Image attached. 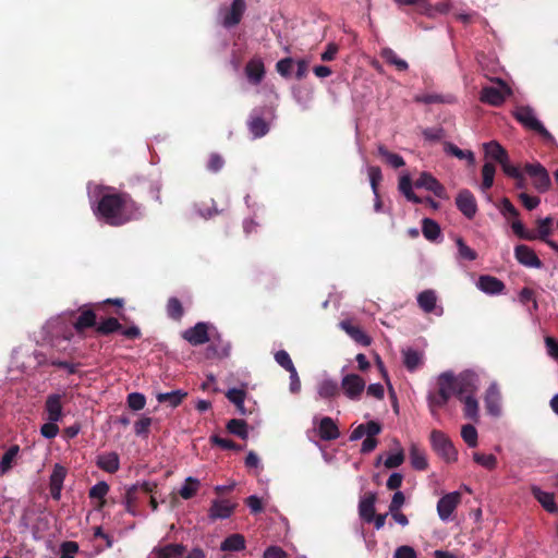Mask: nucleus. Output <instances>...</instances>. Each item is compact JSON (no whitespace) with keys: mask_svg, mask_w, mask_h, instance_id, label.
<instances>
[{"mask_svg":"<svg viewBox=\"0 0 558 558\" xmlns=\"http://www.w3.org/2000/svg\"><path fill=\"white\" fill-rule=\"evenodd\" d=\"M245 74L252 84H259L265 76L264 62L259 58L251 59L245 65Z\"/></svg>","mask_w":558,"mask_h":558,"instance_id":"4be33fe9","label":"nucleus"},{"mask_svg":"<svg viewBox=\"0 0 558 558\" xmlns=\"http://www.w3.org/2000/svg\"><path fill=\"white\" fill-rule=\"evenodd\" d=\"M473 460L480 464L481 466L487 469V470H494L497 465V459L492 453H480L474 452L473 453Z\"/></svg>","mask_w":558,"mask_h":558,"instance_id":"8fccbe9b","label":"nucleus"},{"mask_svg":"<svg viewBox=\"0 0 558 558\" xmlns=\"http://www.w3.org/2000/svg\"><path fill=\"white\" fill-rule=\"evenodd\" d=\"M461 494L451 492L444 495L437 502V513L441 521L448 522L452 519V514L461 502Z\"/></svg>","mask_w":558,"mask_h":558,"instance_id":"0eeeda50","label":"nucleus"},{"mask_svg":"<svg viewBox=\"0 0 558 558\" xmlns=\"http://www.w3.org/2000/svg\"><path fill=\"white\" fill-rule=\"evenodd\" d=\"M186 396V392L182 390H173L170 392H161L157 395V400L160 403H169L170 407L175 408L178 407L183 398Z\"/></svg>","mask_w":558,"mask_h":558,"instance_id":"ea45409f","label":"nucleus"},{"mask_svg":"<svg viewBox=\"0 0 558 558\" xmlns=\"http://www.w3.org/2000/svg\"><path fill=\"white\" fill-rule=\"evenodd\" d=\"M227 429L242 439H246L248 437L247 425L243 420L233 418L230 420L227 424Z\"/></svg>","mask_w":558,"mask_h":558,"instance_id":"de8ad7c7","label":"nucleus"},{"mask_svg":"<svg viewBox=\"0 0 558 558\" xmlns=\"http://www.w3.org/2000/svg\"><path fill=\"white\" fill-rule=\"evenodd\" d=\"M376 495L371 493L363 497L359 504V514L367 523H371L375 514Z\"/></svg>","mask_w":558,"mask_h":558,"instance_id":"cd10ccee","label":"nucleus"},{"mask_svg":"<svg viewBox=\"0 0 558 558\" xmlns=\"http://www.w3.org/2000/svg\"><path fill=\"white\" fill-rule=\"evenodd\" d=\"M501 396L496 383H492L485 396V405L487 412L493 416H498L501 413Z\"/></svg>","mask_w":558,"mask_h":558,"instance_id":"f3484780","label":"nucleus"},{"mask_svg":"<svg viewBox=\"0 0 558 558\" xmlns=\"http://www.w3.org/2000/svg\"><path fill=\"white\" fill-rule=\"evenodd\" d=\"M121 324L117 318L110 317L96 325V330L101 335H109L116 331H120Z\"/></svg>","mask_w":558,"mask_h":558,"instance_id":"09e8293b","label":"nucleus"},{"mask_svg":"<svg viewBox=\"0 0 558 558\" xmlns=\"http://www.w3.org/2000/svg\"><path fill=\"white\" fill-rule=\"evenodd\" d=\"M61 548L62 554L60 558H74V554L78 550V545L75 542H65Z\"/></svg>","mask_w":558,"mask_h":558,"instance_id":"774afa93","label":"nucleus"},{"mask_svg":"<svg viewBox=\"0 0 558 558\" xmlns=\"http://www.w3.org/2000/svg\"><path fill=\"white\" fill-rule=\"evenodd\" d=\"M339 387L333 379H324L318 384L317 393L322 399H331L338 395Z\"/></svg>","mask_w":558,"mask_h":558,"instance_id":"c9c22d12","label":"nucleus"},{"mask_svg":"<svg viewBox=\"0 0 558 558\" xmlns=\"http://www.w3.org/2000/svg\"><path fill=\"white\" fill-rule=\"evenodd\" d=\"M417 304L423 312L429 314L434 313L437 316H441L444 310L437 305V295L434 290H424L417 295Z\"/></svg>","mask_w":558,"mask_h":558,"instance_id":"4468645a","label":"nucleus"},{"mask_svg":"<svg viewBox=\"0 0 558 558\" xmlns=\"http://www.w3.org/2000/svg\"><path fill=\"white\" fill-rule=\"evenodd\" d=\"M368 179L371 182V186L373 190V193L375 194V197H378L377 186L378 183L381 181V170L378 167L371 166L367 169Z\"/></svg>","mask_w":558,"mask_h":558,"instance_id":"6e6d98bb","label":"nucleus"},{"mask_svg":"<svg viewBox=\"0 0 558 558\" xmlns=\"http://www.w3.org/2000/svg\"><path fill=\"white\" fill-rule=\"evenodd\" d=\"M292 64L293 60L291 58L281 59L276 64L277 72L281 76L288 77L291 74Z\"/></svg>","mask_w":558,"mask_h":558,"instance_id":"e2e57ef3","label":"nucleus"},{"mask_svg":"<svg viewBox=\"0 0 558 558\" xmlns=\"http://www.w3.org/2000/svg\"><path fill=\"white\" fill-rule=\"evenodd\" d=\"M150 425H151L150 417H142L140 421H137L134 424V432L138 436L146 435L149 430Z\"/></svg>","mask_w":558,"mask_h":558,"instance_id":"338daca9","label":"nucleus"},{"mask_svg":"<svg viewBox=\"0 0 558 558\" xmlns=\"http://www.w3.org/2000/svg\"><path fill=\"white\" fill-rule=\"evenodd\" d=\"M185 551L182 544H168L155 547L151 551L153 558H180Z\"/></svg>","mask_w":558,"mask_h":558,"instance_id":"b1692460","label":"nucleus"},{"mask_svg":"<svg viewBox=\"0 0 558 558\" xmlns=\"http://www.w3.org/2000/svg\"><path fill=\"white\" fill-rule=\"evenodd\" d=\"M514 118L526 129L541 134L545 140L553 142L551 134L545 129L537 119L534 110L529 106L518 107L513 112Z\"/></svg>","mask_w":558,"mask_h":558,"instance_id":"20e7f679","label":"nucleus"},{"mask_svg":"<svg viewBox=\"0 0 558 558\" xmlns=\"http://www.w3.org/2000/svg\"><path fill=\"white\" fill-rule=\"evenodd\" d=\"M433 449L447 462L457 460L458 452L448 436L441 430L434 429L430 433Z\"/></svg>","mask_w":558,"mask_h":558,"instance_id":"39448f33","label":"nucleus"},{"mask_svg":"<svg viewBox=\"0 0 558 558\" xmlns=\"http://www.w3.org/2000/svg\"><path fill=\"white\" fill-rule=\"evenodd\" d=\"M365 380L356 374H347L341 379V389L347 398L356 401L360 400L365 390Z\"/></svg>","mask_w":558,"mask_h":558,"instance_id":"6e6552de","label":"nucleus"},{"mask_svg":"<svg viewBox=\"0 0 558 558\" xmlns=\"http://www.w3.org/2000/svg\"><path fill=\"white\" fill-rule=\"evenodd\" d=\"M496 173V168L492 162L484 163L482 168V185L481 189L485 192L489 190L494 184V178Z\"/></svg>","mask_w":558,"mask_h":558,"instance_id":"a18cd8bd","label":"nucleus"},{"mask_svg":"<svg viewBox=\"0 0 558 558\" xmlns=\"http://www.w3.org/2000/svg\"><path fill=\"white\" fill-rule=\"evenodd\" d=\"M438 393L428 396V405L433 416L437 415V409L447 404L452 396L459 400L468 396L476 395L480 386L478 376L466 371L458 376L452 372H444L438 376Z\"/></svg>","mask_w":558,"mask_h":558,"instance_id":"f03ea898","label":"nucleus"},{"mask_svg":"<svg viewBox=\"0 0 558 558\" xmlns=\"http://www.w3.org/2000/svg\"><path fill=\"white\" fill-rule=\"evenodd\" d=\"M318 435L323 440H333L340 436V432L333 420L326 416L318 424Z\"/></svg>","mask_w":558,"mask_h":558,"instance_id":"a878e982","label":"nucleus"},{"mask_svg":"<svg viewBox=\"0 0 558 558\" xmlns=\"http://www.w3.org/2000/svg\"><path fill=\"white\" fill-rule=\"evenodd\" d=\"M20 452V447L17 445L11 446L2 456L0 460V474H7L11 469L14 460L16 459Z\"/></svg>","mask_w":558,"mask_h":558,"instance_id":"e433bc0d","label":"nucleus"},{"mask_svg":"<svg viewBox=\"0 0 558 558\" xmlns=\"http://www.w3.org/2000/svg\"><path fill=\"white\" fill-rule=\"evenodd\" d=\"M245 0H233L230 8L220 10V22L226 28L238 25L245 12Z\"/></svg>","mask_w":558,"mask_h":558,"instance_id":"1a4fd4ad","label":"nucleus"},{"mask_svg":"<svg viewBox=\"0 0 558 558\" xmlns=\"http://www.w3.org/2000/svg\"><path fill=\"white\" fill-rule=\"evenodd\" d=\"M167 313L172 319L180 320L182 318L184 311L179 299L170 298L168 300Z\"/></svg>","mask_w":558,"mask_h":558,"instance_id":"3c124183","label":"nucleus"},{"mask_svg":"<svg viewBox=\"0 0 558 558\" xmlns=\"http://www.w3.org/2000/svg\"><path fill=\"white\" fill-rule=\"evenodd\" d=\"M525 171L533 179V185L539 193L550 187V178L547 170L538 162L525 165Z\"/></svg>","mask_w":558,"mask_h":558,"instance_id":"9d476101","label":"nucleus"},{"mask_svg":"<svg viewBox=\"0 0 558 558\" xmlns=\"http://www.w3.org/2000/svg\"><path fill=\"white\" fill-rule=\"evenodd\" d=\"M220 549L222 551H241L245 549V538L241 534H232L220 544Z\"/></svg>","mask_w":558,"mask_h":558,"instance_id":"7c9ffc66","label":"nucleus"},{"mask_svg":"<svg viewBox=\"0 0 558 558\" xmlns=\"http://www.w3.org/2000/svg\"><path fill=\"white\" fill-rule=\"evenodd\" d=\"M47 421L60 422L63 417L61 396L58 393L49 395L45 403Z\"/></svg>","mask_w":558,"mask_h":558,"instance_id":"a211bd4d","label":"nucleus"},{"mask_svg":"<svg viewBox=\"0 0 558 558\" xmlns=\"http://www.w3.org/2000/svg\"><path fill=\"white\" fill-rule=\"evenodd\" d=\"M500 211L504 216H510L513 218H517L519 216V211L517 210V208L506 197L501 199Z\"/></svg>","mask_w":558,"mask_h":558,"instance_id":"69168bd1","label":"nucleus"},{"mask_svg":"<svg viewBox=\"0 0 558 558\" xmlns=\"http://www.w3.org/2000/svg\"><path fill=\"white\" fill-rule=\"evenodd\" d=\"M416 187H423L427 191L433 192L437 197L445 196V187L439 181L428 172L421 173L420 178L415 182Z\"/></svg>","mask_w":558,"mask_h":558,"instance_id":"aec40b11","label":"nucleus"},{"mask_svg":"<svg viewBox=\"0 0 558 558\" xmlns=\"http://www.w3.org/2000/svg\"><path fill=\"white\" fill-rule=\"evenodd\" d=\"M93 195L99 196L95 215L111 226H121L141 215V207L128 195L111 193L108 186H96Z\"/></svg>","mask_w":558,"mask_h":558,"instance_id":"f257e3e1","label":"nucleus"},{"mask_svg":"<svg viewBox=\"0 0 558 558\" xmlns=\"http://www.w3.org/2000/svg\"><path fill=\"white\" fill-rule=\"evenodd\" d=\"M519 198L523 206L529 210L536 208L541 203V199L537 196H531L524 192L519 194Z\"/></svg>","mask_w":558,"mask_h":558,"instance_id":"0e129e2a","label":"nucleus"},{"mask_svg":"<svg viewBox=\"0 0 558 558\" xmlns=\"http://www.w3.org/2000/svg\"><path fill=\"white\" fill-rule=\"evenodd\" d=\"M226 397L228 400L233 403L238 410V412L242 415L246 414V410L244 407V401L246 398V392L244 389L231 388L227 391Z\"/></svg>","mask_w":558,"mask_h":558,"instance_id":"2f4dec72","label":"nucleus"},{"mask_svg":"<svg viewBox=\"0 0 558 558\" xmlns=\"http://www.w3.org/2000/svg\"><path fill=\"white\" fill-rule=\"evenodd\" d=\"M403 363L408 371L414 372L423 364V352L412 348L402 350Z\"/></svg>","mask_w":558,"mask_h":558,"instance_id":"c756f323","label":"nucleus"},{"mask_svg":"<svg viewBox=\"0 0 558 558\" xmlns=\"http://www.w3.org/2000/svg\"><path fill=\"white\" fill-rule=\"evenodd\" d=\"M340 327L357 343L362 345H369L372 342L368 337L359 326L353 325L350 320H343L340 323Z\"/></svg>","mask_w":558,"mask_h":558,"instance_id":"393cba45","label":"nucleus"},{"mask_svg":"<svg viewBox=\"0 0 558 558\" xmlns=\"http://www.w3.org/2000/svg\"><path fill=\"white\" fill-rule=\"evenodd\" d=\"M157 487L156 483L144 481L142 483H136L130 487L126 488L123 504L125 507V510L135 515L136 514V505L138 500V490H143L145 493H153L155 488Z\"/></svg>","mask_w":558,"mask_h":558,"instance_id":"423d86ee","label":"nucleus"},{"mask_svg":"<svg viewBox=\"0 0 558 558\" xmlns=\"http://www.w3.org/2000/svg\"><path fill=\"white\" fill-rule=\"evenodd\" d=\"M201 487V482L196 477L189 476L185 478L184 483L182 484L179 494L180 496L187 500L194 497L198 489Z\"/></svg>","mask_w":558,"mask_h":558,"instance_id":"72a5a7b5","label":"nucleus"},{"mask_svg":"<svg viewBox=\"0 0 558 558\" xmlns=\"http://www.w3.org/2000/svg\"><path fill=\"white\" fill-rule=\"evenodd\" d=\"M410 460L415 470H425L428 465L425 452L415 444L410 447Z\"/></svg>","mask_w":558,"mask_h":558,"instance_id":"473e14b6","label":"nucleus"},{"mask_svg":"<svg viewBox=\"0 0 558 558\" xmlns=\"http://www.w3.org/2000/svg\"><path fill=\"white\" fill-rule=\"evenodd\" d=\"M66 475V470L61 464H54L52 473L50 475V493L53 499L59 500L61 497V490L63 482Z\"/></svg>","mask_w":558,"mask_h":558,"instance_id":"6ab92c4d","label":"nucleus"},{"mask_svg":"<svg viewBox=\"0 0 558 558\" xmlns=\"http://www.w3.org/2000/svg\"><path fill=\"white\" fill-rule=\"evenodd\" d=\"M511 228L513 230V232L520 238V239H523V240H527V241H534L536 240V233L533 232V231H527L525 229V227L523 226V223L515 219L514 221H512L511 223Z\"/></svg>","mask_w":558,"mask_h":558,"instance_id":"5fc2aeb1","label":"nucleus"},{"mask_svg":"<svg viewBox=\"0 0 558 558\" xmlns=\"http://www.w3.org/2000/svg\"><path fill=\"white\" fill-rule=\"evenodd\" d=\"M461 437L471 448L477 446V430L473 425H463L461 428Z\"/></svg>","mask_w":558,"mask_h":558,"instance_id":"603ef678","label":"nucleus"},{"mask_svg":"<svg viewBox=\"0 0 558 558\" xmlns=\"http://www.w3.org/2000/svg\"><path fill=\"white\" fill-rule=\"evenodd\" d=\"M404 461L403 450L398 441H396V450L388 454L384 464L387 469H393L401 465Z\"/></svg>","mask_w":558,"mask_h":558,"instance_id":"49530a36","label":"nucleus"},{"mask_svg":"<svg viewBox=\"0 0 558 558\" xmlns=\"http://www.w3.org/2000/svg\"><path fill=\"white\" fill-rule=\"evenodd\" d=\"M458 209L468 218L472 219L477 213V204L474 195L469 190L459 192L456 198Z\"/></svg>","mask_w":558,"mask_h":558,"instance_id":"ddd939ff","label":"nucleus"},{"mask_svg":"<svg viewBox=\"0 0 558 558\" xmlns=\"http://www.w3.org/2000/svg\"><path fill=\"white\" fill-rule=\"evenodd\" d=\"M182 338L192 345H201L209 341V325L204 322L195 324L182 332Z\"/></svg>","mask_w":558,"mask_h":558,"instance_id":"9b49d317","label":"nucleus"},{"mask_svg":"<svg viewBox=\"0 0 558 558\" xmlns=\"http://www.w3.org/2000/svg\"><path fill=\"white\" fill-rule=\"evenodd\" d=\"M96 325V315L92 310H86L81 313L74 323V328L76 330H83L88 327H93Z\"/></svg>","mask_w":558,"mask_h":558,"instance_id":"c03bdc74","label":"nucleus"},{"mask_svg":"<svg viewBox=\"0 0 558 558\" xmlns=\"http://www.w3.org/2000/svg\"><path fill=\"white\" fill-rule=\"evenodd\" d=\"M109 492V485L106 482H98L89 490V497L95 499H104Z\"/></svg>","mask_w":558,"mask_h":558,"instance_id":"052dcab7","label":"nucleus"},{"mask_svg":"<svg viewBox=\"0 0 558 558\" xmlns=\"http://www.w3.org/2000/svg\"><path fill=\"white\" fill-rule=\"evenodd\" d=\"M399 191L405 196V198L414 204L421 203V199L414 194L412 187V181L408 173L400 177Z\"/></svg>","mask_w":558,"mask_h":558,"instance_id":"4c0bfd02","label":"nucleus"},{"mask_svg":"<svg viewBox=\"0 0 558 558\" xmlns=\"http://www.w3.org/2000/svg\"><path fill=\"white\" fill-rule=\"evenodd\" d=\"M514 257L519 264L527 268L539 269L543 266L534 250L524 244H520L514 247Z\"/></svg>","mask_w":558,"mask_h":558,"instance_id":"f8f14e48","label":"nucleus"},{"mask_svg":"<svg viewBox=\"0 0 558 558\" xmlns=\"http://www.w3.org/2000/svg\"><path fill=\"white\" fill-rule=\"evenodd\" d=\"M483 148L486 158L495 160L500 165L504 161H507V158L509 157L507 150L497 141L484 143Z\"/></svg>","mask_w":558,"mask_h":558,"instance_id":"bb28decb","label":"nucleus"},{"mask_svg":"<svg viewBox=\"0 0 558 558\" xmlns=\"http://www.w3.org/2000/svg\"><path fill=\"white\" fill-rule=\"evenodd\" d=\"M532 494L546 511L550 513L558 512L553 493L544 492L539 487L533 486Z\"/></svg>","mask_w":558,"mask_h":558,"instance_id":"c85d7f7f","label":"nucleus"},{"mask_svg":"<svg viewBox=\"0 0 558 558\" xmlns=\"http://www.w3.org/2000/svg\"><path fill=\"white\" fill-rule=\"evenodd\" d=\"M275 360L281 367H283L288 372L295 368L289 353L284 350L277 351L275 353Z\"/></svg>","mask_w":558,"mask_h":558,"instance_id":"4d7b16f0","label":"nucleus"},{"mask_svg":"<svg viewBox=\"0 0 558 558\" xmlns=\"http://www.w3.org/2000/svg\"><path fill=\"white\" fill-rule=\"evenodd\" d=\"M444 149L447 154L454 156L458 159H466L470 165H474L475 157L471 150H462L452 143H445Z\"/></svg>","mask_w":558,"mask_h":558,"instance_id":"a19ab883","label":"nucleus"},{"mask_svg":"<svg viewBox=\"0 0 558 558\" xmlns=\"http://www.w3.org/2000/svg\"><path fill=\"white\" fill-rule=\"evenodd\" d=\"M381 57L391 65H395L399 71H405L408 63L403 59L399 58L398 54L391 48H384L380 52Z\"/></svg>","mask_w":558,"mask_h":558,"instance_id":"79ce46f5","label":"nucleus"},{"mask_svg":"<svg viewBox=\"0 0 558 558\" xmlns=\"http://www.w3.org/2000/svg\"><path fill=\"white\" fill-rule=\"evenodd\" d=\"M422 232H423V235L428 241H436L440 236V233H441L439 225L435 220L429 219V218L423 219Z\"/></svg>","mask_w":558,"mask_h":558,"instance_id":"58836bf2","label":"nucleus"},{"mask_svg":"<svg viewBox=\"0 0 558 558\" xmlns=\"http://www.w3.org/2000/svg\"><path fill=\"white\" fill-rule=\"evenodd\" d=\"M58 422L56 421H47L44 425L40 427V434L43 437L47 439H52L57 437L59 434V427L57 425Z\"/></svg>","mask_w":558,"mask_h":558,"instance_id":"bf43d9fd","label":"nucleus"},{"mask_svg":"<svg viewBox=\"0 0 558 558\" xmlns=\"http://www.w3.org/2000/svg\"><path fill=\"white\" fill-rule=\"evenodd\" d=\"M146 404V399L144 395L140 392H132L128 396V405L134 410L140 411L142 410Z\"/></svg>","mask_w":558,"mask_h":558,"instance_id":"13d9d810","label":"nucleus"},{"mask_svg":"<svg viewBox=\"0 0 558 558\" xmlns=\"http://www.w3.org/2000/svg\"><path fill=\"white\" fill-rule=\"evenodd\" d=\"M248 130L254 138H258L267 134L268 125L263 118L254 117L248 121Z\"/></svg>","mask_w":558,"mask_h":558,"instance_id":"37998d69","label":"nucleus"},{"mask_svg":"<svg viewBox=\"0 0 558 558\" xmlns=\"http://www.w3.org/2000/svg\"><path fill=\"white\" fill-rule=\"evenodd\" d=\"M551 222H553V219L550 217H546V218L539 219L537 221V232H535L536 240L538 239V240L543 241L558 254V243L550 239Z\"/></svg>","mask_w":558,"mask_h":558,"instance_id":"412c9836","label":"nucleus"},{"mask_svg":"<svg viewBox=\"0 0 558 558\" xmlns=\"http://www.w3.org/2000/svg\"><path fill=\"white\" fill-rule=\"evenodd\" d=\"M235 505L227 499H216L213 501L211 507L209 509V518L211 520H223L231 517Z\"/></svg>","mask_w":558,"mask_h":558,"instance_id":"2eb2a0df","label":"nucleus"},{"mask_svg":"<svg viewBox=\"0 0 558 558\" xmlns=\"http://www.w3.org/2000/svg\"><path fill=\"white\" fill-rule=\"evenodd\" d=\"M456 244L458 247V254H459L460 258L470 260V262L476 259V257H477L476 252L473 248H471L470 246H468L466 243L461 238H457Z\"/></svg>","mask_w":558,"mask_h":558,"instance_id":"864d4df0","label":"nucleus"},{"mask_svg":"<svg viewBox=\"0 0 558 558\" xmlns=\"http://www.w3.org/2000/svg\"><path fill=\"white\" fill-rule=\"evenodd\" d=\"M496 85L483 87L480 99L490 106H501L512 93L510 86L501 78L493 81Z\"/></svg>","mask_w":558,"mask_h":558,"instance_id":"7ed1b4c3","label":"nucleus"},{"mask_svg":"<svg viewBox=\"0 0 558 558\" xmlns=\"http://www.w3.org/2000/svg\"><path fill=\"white\" fill-rule=\"evenodd\" d=\"M97 466L108 473H116L120 469V458L117 452H104L97 457Z\"/></svg>","mask_w":558,"mask_h":558,"instance_id":"5701e85b","label":"nucleus"},{"mask_svg":"<svg viewBox=\"0 0 558 558\" xmlns=\"http://www.w3.org/2000/svg\"><path fill=\"white\" fill-rule=\"evenodd\" d=\"M476 287L486 294L497 295L502 293L505 283L496 277L489 275L480 276Z\"/></svg>","mask_w":558,"mask_h":558,"instance_id":"dca6fc26","label":"nucleus"},{"mask_svg":"<svg viewBox=\"0 0 558 558\" xmlns=\"http://www.w3.org/2000/svg\"><path fill=\"white\" fill-rule=\"evenodd\" d=\"M460 401L464 405V416L476 422L478 420L480 407L475 395L468 396L466 398H463Z\"/></svg>","mask_w":558,"mask_h":558,"instance_id":"f704fd0d","label":"nucleus"},{"mask_svg":"<svg viewBox=\"0 0 558 558\" xmlns=\"http://www.w3.org/2000/svg\"><path fill=\"white\" fill-rule=\"evenodd\" d=\"M393 558H417V554L412 546L401 545L396 548Z\"/></svg>","mask_w":558,"mask_h":558,"instance_id":"680f3d73","label":"nucleus"}]
</instances>
